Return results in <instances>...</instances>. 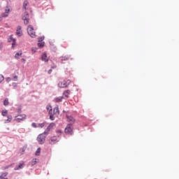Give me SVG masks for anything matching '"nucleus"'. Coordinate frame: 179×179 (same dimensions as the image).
<instances>
[{
  "label": "nucleus",
  "instance_id": "obj_27",
  "mask_svg": "<svg viewBox=\"0 0 179 179\" xmlns=\"http://www.w3.org/2000/svg\"><path fill=\"white\" fill-rule=\"evenodd\" d=\"M42 61H45V52H44L41 57Z\"/></svg>",
  "mask_w": 179,
  "mask_h": 179
},
{
  "label": "nucleus",
  "instance_id": "obj_23",
  "mask_svg": "<svg viewBox=\"0 0 179 179\" xmlns=\"http://www.w3.org/2000/svg\"><path fill=\"white\" fill-rule=\"evenodd\" d=\"M41 152V148H38L36 152H35V155L36 156H40V153Z\"/></svg>",
  "mask_w": 179,
  "mask_h": 179
},
{
  "label": "nucleus",
  "instance_id": "obj_9",
  "mask_svg": "<svg viewBox=\"0 0 179 179\" xmlns=\"http://www.w3.org/2000/svg\"><path fill=\"white\" fill-rule=\"evenodd\" d=\"M16 34L18 36V37H22L23 36V31H22V27L17 26V30H16Z\"/></svg>",
  "mask_w": 179,
  "mask_h": 179
},
{
  "label": "nucleus",
  "instance_id": "obj_15",
  "mask_svg": "<svg viewBox=\"0 0 179 179\" xmlns=\"http://www.w3.org/2000/svg\"><path fill=\"white\" fill-rule=\"evenodd\" d=\"M29 5V1L27 0H24L23 2V7H22V10H27V6Z\"/></svg>",
  "mask_w": 179,
  "mask_h": 179
},
{
  "label": "nucleus",
  "instance_id": "obj_7",
  "mask_svg": "<svg viewBox=\"0 0 179 179\" xmlns=\"http://www.w3.org/2000/svg\"><path fill=\"white\" fill-rule=\"evenodd\" d=\"M73 131V127L72 124H68L65 128V133L68 134L69 135H72V132Z\"/></svg>",
  "mask_w": 179,
  "mask_h": 179
},
{
  "label": "nucleus",
  "instance_id": "obj_28",
  "mask_svg": "<svg viewBox=\"0 0 179 179\" xmlns=\"http://www.w3.org/2000/svg\"><path fill=\"white\" fill-rule=\"evenodd\" d=\"M17 113H18V114H20L22 113V106L18 107Z\"/></svg>",
  "mask_w": 179,
  "mask_h": 179
},
{
  "label": "nucleus",
  "instance_id": "obj_31",
  "mask_svg": "<svg viewBox=\"0 0 179 179\" xmlns=\"http://www.w3.org/2000/svg\"><path fill=\"white\" fill-rule=\"evenodd\" d=\"M13 80H14V81L17 80V76H13Z\"/></svg>",
  "mask_w": 179,
  "mask_h": 179
},
{
  "label": "nucleus",
  "instance_id": "obj_34",
  "mask_svg": "<svg viewBox=\"0 0 179 179\" xmlns=\"http://www.w3.org/2000/svg\"><path fill=\"white\" fill-rule=\"evenodd\" d=\"M9 11H10V10L9 9H6V12H5V13H9Z\"/></svg>",
  "mask_w": 179,
  "mask_h": 179
},
{
  "label": "nucleus",
  "instance_id": "obj_19",
  "mask_svg": "<svg viewBox=\"0 0 179 179\" xmlns=\"http://www.w3.org/2000/svg\"><path fill=\"white\" fill-rule=\"evenodd\" d=\"M3 106L6 107L7 106H9V99L8 98H6L3 101Z\"/></svg>",
  "mask_w": 179,
  "mask_h": 179
},
{
  "label": "nucleus",
  "instance_id": "obj_36",
  "mask_svg": "<svg viewBox=\"0 0 179 179\" xmlns=\"http://www.w3.org/2000/svg\"><path fill=\"white\" fill-rule=\"evenodd\" d=\"M32 51H33L34 52H36V50H34V49H32Z\"/></svg>",
  "mask_w": 179,
  "mask_h": 179
},
{
  "label": "nucleus",
  "instance_id": "obj_8",
  "mask_svg": "<svg viewBox=\"0 0 179 179\" xmlns=\"http://www.w3.org/2000/svg\"><path fill=\"white\" fill-rule=\"evenodd\" d=\"M44 40V37H40L38 38V46L39 47V48H43V47H44V44L45 43L43 42Z\"/></svg>",
  "mask_w": 179,
  "mask_h": 179
},
{
  "label": "nucleus",
  "instance_id": "obj_22",
  "mask_svg": "<svg viewBox=\"0 0 179 179\" xmlns=\"http://www.w3.org/2000/svg\"><path fill=\"white\" fill-rule=\"evenodd\" d=\"M37 164V159L34 158L31 160V166H35V164Z\"/></svg>",
  "mask_w": 179,
  "mask_h": 179
},
{
  "label": "nucleus",
  "instance_id": "obj_38",
  "mask_svg": "<svg viewBox=\"0 0 179 179\" xmlns=\"http://www.w3.org/2000/svg\"><path fill=\"white\" fill-rule=\"evenodd\" d=\"M3 179H8V178H3Z\"/></svg>",
  "mask_w": 179,
  "mask_h": 179
},
{
  "label": "nucleus",
  "instance_id": "obj_13",
  "mask_svg": "<svg viewBox=\"0 0 179 179\" xmlns=\"http://www.w3.org/2000/svg\"><path fill=\"white\" fill-rule=\"evenodd\" d=\"M55 128V123H50L46 129L47 132H50Z\"/></svg>",
  "mask_w": 179,
  "mask_h": 179
},
{
  "label": "nucleus",
  "instance_id": "obj_11",
  "mask_svg": "<svg viewBox=\"0 0 179 179\" xmlns=\"http://www.w3.org/2000/svg\"><path fill=\"white\" fill-rule=\"evenodd\" d=\"M22 169H24V163L23 162H20L19 165L15 166L14 170H22Z\"/></svg>",
  "mask_w": 179,
  "mask_h": 179
},
{
  "label": "nucleus",
  "instance_id": "obj_21",
  "mask_svg": "<svg viewBox=\"0 0 179 179\" xmlns=\"http://www.w3.org/2000/svg\"><path fill=\"white\" fill-rule=\"evenodd\" d=\"M1 115H3V117H6V115H8V110L6 109L3 110L1 111Z\"/></svg>",
  "mask_w": 179,
  "mask_h": 179
},
{
  "label": "nucleus",
  "instance_id": "obj_20",
  "mask_svg": "<svg viewBox=\"0 0 179 179\" xmlns=\"http://www.w3.org/2000/svg\"><path fill=\"white\" fill-rule=\"evenodd\" d=\"M69 59V56H62L60 57L61 61H68Z\"/></svg>",
  "mask_w": 179,
  "mask_h": 179
},
{
  "label": "nucleus",
  "instance_id": "obj_2",
  "mask_svg": "<svg viewBox=\"0 0 179 179\" xmlns=\"http://www.w3.org/2000/svg\"><path fill=\"white\" fill-rule=\"evenodd\" d=\"M37 141L39 145H43V143H45V131H43V133L38 136Z\"/></svg>",
  "mask_w": 179,
  "mask_h": 179
},
{
  "label": "nucleus",
  "instance_id": "obj_6",
  "mask_svg": "<svg viewBox=\"0 0 179 179\" xmlns=\"http://www.w3.org/2000/svg\"><path fill=\"white\" fill-rule=\"evenodd\" d=\"M22 20H24V24H29V13L24 11V15H22Z\"/></svg>",
  "mask_w": 179,
  "mask_h": 179
},
{
  "label": "nucleus",
  "instance_id": "obj_10",
  "mask_svg": "<svg viewBox=\"0 0 179 179\" xmlns=\"http://www.w3.org/2000/svg\"><path fill=\"white\" fill-rule=\"evenodd\" d=\"M44 125H45L44 123L36 124V122H33L31 124L33 128H43Z\"/></svg>",
  "mask_w": 179,
  "mask_h": 179
},
{
  "label": "nucleus",
  "instance_id": "obj_33",
  "mask_svg": "<svg viewBox=\"0 0 179 179\" xmlns=\"http://www.w3.org/2000/svg\"><path fill=\"white\" fill-rule=\"evenodd\" d=\"M57 134H62V131H61V130H57Z\"/></svg>",
  "mask_w": 179,
  "mask_h": 179
},
{
  "label": "nucleus",
  "instance_id": "obj_37",
  "mask_svg": "<svg viewBox=\"0 0 179 179\" xmlns=\"http://www.w3.org/2000/svg\"><path fill=\"white\" fill-rule=\"evenodd\" d=\"M23 61H26L24 59H22Z\"/></svg>",
  "mask_w": 179,
  "mask_h": 179
},
{
  "label": "nucleus",
  "instance_id": "obj_39",
  "mask_svg": "<svg viewBox=\"0 0 179 179\" xmlns=\"http://www.w3.org/2000/svg\"><path fill=\"white\" fill-rule=\"evenodd\" d=\"M0 20H1V17H0Z\"/></svg>",
  "mask_w": 179,
  "mask_h": 179
},
{
  "label": "nucleus",
  "instance_id": "obj_14",
  "mask_svg": "<svg viewBox=\"0 0 179 179\" xmlns=\"http://www.w3.org/2000/svg\"><path fill=\"white\" fill-rule=\"evenodd\" d=\"M10 41H13L12 48H13L15 47V45H16V39L13 38V37H12V36H10V38H8V43H10Z\"/></svg>",
  "mask_w": 179,
  "mask_h": 179
},
{
  "label": "nucleus",
  "instance_id": "obj_29",
  "mask_svg": "<svg viewBox=\"0 0 179 179\" xmlns=\"http://www.w3.org/2000/svg\"><path fill=\"white\" fill-rule=\"evenodd\" d=\"M2 17H8V13H4L1 14Z\"/></svg>",
  "mask_w": 179,
  "mask_h": 179
},
{
  "label": "nucleus",
  "instance_id": "obj_30",
  "mask_svg": "<svg viewBox=\"0 0 179 179\" xmlns=\"http://www.w3.org/2000/svg\"><path fill=\"white\" fill-rule=\"evenodd\" d=\"M6 80L7 83H9V82H10L11 79H10V78L8 77L6 78Z\"/></svg>",
  "mask_w": 179,
  "mask_h": 179
},
{
  "label": "nucleus",
  "instance_id": "obj_35",
  "mask_svg": "<svg viewBox=\"0 0 179 179\" xmlns=\"http://www.w3.org/2000/svg\"><path fill=\"white\" fill-rule=\"evenodd\" d=\"M51 72H52V69H50V70L48 71V73H51Z\"/></svg>",
  "mask_w": 179,
  "mask_h": 179
},
{
  "label": "nucleus",
  "instance_id": "obj_4",
  "mask_svg": "<svg viewBox=\"0 0 179 179\" xmlns=\"http://www.w3.org/2000/svg\"><path fill=\"white\" fill-rule=\"evenodd\" d=\"M27 33L30 37L34 38L36 37V32H34V28L33 26L29 25L27 28Z\"/></svg>",
  "mask_w": 179,
  "mask_h": 179
},
{
  "label": "nucleus",
  "instance_id": "obj_12",
  "mask_svg": "<svg viewBox=\"0 0 179 179\" xmlns=\"http://www.w3.org/2000/svg\"><path fill=\"white\" fill-rule=\"evenodd\" d=\"M66 118H67L68 122H70V124L72 125V124H73V122H75V118H73V117H72V115H66Z\"/></svg>",
  "mask_w": 179,
  "mask_h": 179
},
{
  "label": "nucleus",
  "instance_id": "obj_1",
  "mask_svg": "<svg viewBox=\"0 0 179 179\" xmlns=\"http://www.w3.org/2000/svg\"><path fill=\"white\" fill-rule=\"evenodd\" d=\"M46 108L48 112L49 118L51 121H54V120L59 115V108L58 106L55 107L52 110V106L48 105Z\"/></svg>",
  "mask_w": 179,
  "mask_h": 179
},
{
  "label": "nucleus",
  "instance_id": "obj_32",
  "mask_svg": "<svg viewBox=\"0 0 179 179\" xmlns=\"http://www.w3.org/2000/svg\"><path fill=\"white\" fill-rule=\"evenodd\" d=\"M2 48H3V45H2V43H0V50H2Z\"/></svg>",
  "mask_w": 179,
  "mask_h": 179
},
{
  "label": "nucleus",
  "instance_id": "obj_5",
  "mask_svg": "<svg viewBox=\"0 0 179 179\" xmlns=\"http://www.w3.org/2000/svg\"><path fill=\"white\" fill-rule=\"evenodd\" d=\"M26 120V115H18L17 116H15V121H17V122H22V121H24Z\"/></svg>",
  "mask_w": 179,
  "mask_h": 179
},
{
  "label": "nucleus",
  "instance_id": "obj_18",
  "mask_svg": "<svg viewBox=\"0 0 179 179\" xmlns=\"http://www.w3.org/2000/svg\"><path fill=\"white\" fill-rule=\"evenodd\" d=\"M7 118L8 119L5 120V123L9 124V122H10V121H12V115H8Z\"/></svg>",
  "mask_w": 179,
  "mask_h": 179
},
{
  "label": "nucleus",
  "instance_id": "obj_17",
  "mask_svg": "<svg viewBox=\"0 0 179 179\" xmlns=\"http://www.w3.org/2000/svg\"><path fill=\"white\" fill-rule=\"evenodd\" d=\"M64 99V96H58L54 99V101L55 103H61Z\"/></svg>",
  "mask_w": 179,
  "mask_h": 179
},
{
  "label": "nucleus",
  "instance_id": "obj_3",
  "mask_svg": "<svg viewBox=\"0 0 179 179\" xmlns=\"http://www.w3.org/2000/svg\"><path fill=\"white\" fill-rule=\"evenodd\" d=\"M71 84V80H64L62 81L59 82L58 86L62 89L64 87H68L69 85Z\"/></svg>",
  "mask_w": 179,
  "mask_h": 179
},
{
  "label": "nucleus",
  "instance_id": "obj_25",
  "mask_svg": "<svg viewBox=\"0 0 179 179\" xmlns=\"http://www.w3.org/2000/svg\"><path fill=\"white\" fill-rule=\"evenodd\" d=\"M6 176H8V173H2V174L0 176V179L6 178H5V177H6Z\"/></svg>",
  "mask_w": 179,
  "mask_h": 179
},
{
  "label": "nucleus",
  "instance_id": "obj_26",
  "mask_svg": "<svg viewBox=\"0 0 179 179\" xmlns=\"http://www.w3.org/2000/svg\"><path fill=\"white\" fill-rule=\"evenodd\" d=\"M4 79H5V78L3 77V75L0 74V83H2V82H3Z\"/></svg>",
  "mask_w": 179,
  "mask_h": 179
},
{
  "label": "nucleus",
  "instance_id": "obj_24",
  "mask_svg": "<svg viewBox=\"0 0 179 179\" xmlns=\"http://www.w3.org/2000/svg\"><path fill=\"white\" fill-rule=\"evenodd\" d=\"M22 55V52H18L15 54V58H16V59H19L20 57Z\"/></svg>",
  "mask_w": 179,
  "mask_h": 179
},
{
  "label": "nucleus",
  "instance_id": "obj_16",
  "mask_svg": "<svg viewBox=\"0 0 179 179\" xmlns=\"http://www.w3.org/2000/svg\"><path fill=\"white\" fill-rule=\"evenodd\" d=\"M71 94V90H68L64 92L63 96L66 97V99H68L69 97V95Z\"/></svg>",
  "mask_w": 179,
  "mask_h": 179
}]
</instances>
